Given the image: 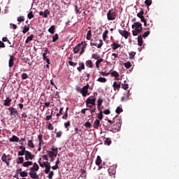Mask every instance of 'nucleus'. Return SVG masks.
Wrapping results in <instances>:
<instances>
[{
	"label": "nucleus",
	"instance_id": "nucleus-1",
	"mask_svg": "<svg viewBox=\"0 0 179 179\" xmlns=\"http://www.w3.org/2000/svg\"><path fill=\"white\" fill-rule=\"evenodd\" d=\"M87 45V43H86V42H81L80 43H78L73 48L74 54H78V52H80V55H82L85 52Z\"/></svg>",
	"mask_w": 179,
	"mask_h": 179
},
{
	"label": "nucleus",
	"instance_id": "nucleus-2",
	"mask_svg": "<svg viewBox=\"0 0 179 179\" xmlns=\"http://www.w3.org/2000/svg\"><path fill=\"white\" fill-rule=\"evenodd\" d=\"M131 28L134 29L132 31L133 36H138V34H141L142 30H143V27H142V24L139 22H134L131 25Z\"/></svg>",
	"mask_w": 179,
	"mask_h": 179
},
{
	"label": "nucleus",
	"instance_id": "nucleus-3",
	"mask_svg": "<svg viewBox=\"0 0 179 179\" xmlns=\"http://www.w3.org/2000/svg\"><path fill=\"white\" fill-rule=\"evenodd\" d=\"M85 104L90 109L93 108L96 106V97L94 96L88 97L85 101Z\"/></svg>",
	"mask_w": 179,
	"mask_h": 179
},
{
	"label": "nucleus",
	"instance_id": "nucleus-4",
	"mask_svg": "<svg viewBox=\"0 0 179 179\" xmlns=\"http://www.w3.org/2000/svg\"><path fill=\"white\" fill-rule=\"evenodd\" d=\"M106 16L109 21L115 20V19H117V12L113 8H111L108 10Z\"/></svg>",
	"mask_w": 179,
	"mask_h": 179
},
{
	"label": "nucleus",
	"instance_id": "nucleus-5",
	"mask_svg": "<svg viewBox=\"0 0 179 179\" xmlns=\"http://www.w3.org/2000/svg\"><path fill=\"white\" fill-rule=\"evenodd\" d=\"M1 160L4 163H6V164L8 167H9V166L10 164V160H12V155H6V154L3 153L1 157Z\"/></svg>",
	"mask_w": 179,
	"mask_h": 179
},
{
	"label": "nucleus",
	"instance_id": "nucleus-6",
	"mask_svg": "<svg viewBox=\"0 0 179 179\" xmlns=\"http://www.w3.org/2000/svg\"><path fill=\"white\" fill-rule=\"evenodd\" d=\"M80 93L83 97H86V96L90 95V93H89V83H87L82 88Z\"/></svg>",
	"mask_w": 179,
	"mask_h": 179
},
{
	"label": "nucleus",
	"instance_id": "nucleus-7",
	"mask_svg": "<svg viewBox=\"0 0 179 179\" xmlns=\"http://www.w3.org/2000/svg\"><path fill=\"white\" fill-rule=\"evenodd\" d=\"M8 111L10 112V115H11L12 118H16V115L19 114L17 110L13 107L8 108Z\"/></svg>",
	"mask_w": 179,
	"mask_h": 179
},
{
	"label": "nucleus",
	"instance_id": "nucleus-8",
	"mask_svg": "<svg viewBox=\"0 0 179 179\" xmlns=\"http://www.w3.org/2000/svg\"><path fill=\"white\" fill-rule=\"evenodd\" d=\"M35 156L31 153V152L27 150L25 152V160L29 161V160H33L34 159Z\"/></svg>",
	"mask_w": 179,
	"mask_h": 179
},
{
	"label": "nucleus",
	"instance_id": "nucleus-9",
	"mask_svg": "<svg viewBox=\"0 0 179 179\" xmlns=\"http://www.w3.org/2000/svg\"><path fill=\"white\" fill-rule=\"evenodd\" d=\"M113 87L115 92H120L121 89V82L117 83V81L113 82Z\"/></svg>",
	"mask_w": 179,
	"mask_h": 179
},
{
	"label": "nucleus",
	"instance_id": "nucleus-10",
	"mask_svg": "<svg viewBox=\"0 0 179 179\" xmlns=\"http://www.w3.org/2000/svg\"><path fill=\"white\" fill-rule=\"evenodd\" d=\"M119 34H121V36L122 37H124V38H128V37H129V32H128V31L126 30H122V29H118Z\"/></svg>",
	"mask_w": 179,
	"mask_h": 179
},
{
	"label": "nucleus",
	"instance_id": "nucleus-11",
	"mask_svg": "<svg viewBox=\"0 0 179 179\" xmlns=\"http://www.w3.org/2000/svg\"><path fill=\"white\" fill-rule=\"evenodd\" d=\"M44 167H45V173L48 174L50 173V170H51V164L48 162H43Z\"/></svg>",
	"mask_w": 179,
	"mask_h": 179
},
{
	"label": "nucleus",
	"instance_id": "nucleus-12",
	"mask_svg": "<svg viewBox=\"0 0 179 179\" xmlns=\"http://www.w3.org/2000/svg\"><path fill=\"white\" fill-rule=\"evenodd\" d=\"M50 10L48 9L45 10L44 12L43 11H40L39 12V15L40 16H43V17H45V19H47V17H48V15H50Z\"/></svg>",
	"mask_w": 179,
	"mask_h": 179
},
{
	"label": "nucleus",
	"instance_id": "nucleus-13",
	"mask_svg": "<svg viewBox=\"0 0 179 179\" xmlns=\"http://www.w3.org/2000/svg\"><path fill=\"white\" fill-rule=\"evenodd\" d=\"M116 167L115 166H111L109 167L108 171L109 173V175L111 176H114L116 173V170H115Z\"/></svg>",
	"mask_w": 179,
	"mask_h": 179
},
{
	"label": "nucleus",
	"instance_id": "nucleus-14",
	"mask_svg": "<svg viewBox=\"0 0 179 179\" xmlns=\"http://www.w3.org/2000/svg\"><path fill=\"white\" fill-rule=\"evenodd\" d=\"M9 142L19 143V142H22V140H20V138H19V137H17V136L13 135V136L9 138Z\"/></svg>",
	"mask_w": 179,
	"mask_h": 179
},
{
	"label": "nucleus",
	"instance_id": "nucleus-15",
	"mask_svg": "<svg viewBox=\"0 0 179 179\" xmlns=\"http://www.w3.org/2000/svg\"><path fill=\"white\" fill-rule=\"evenodd\" d=\"M14 61H15V57L13 55H10L9 61H8V66H9V68H12V66H13V65L15 64Z\"/></svg>",
	"mask_w": 179,
	"mask_h": 179
},
{
	"label": "nucleus",
	"instance_id": "nucleus-16",
	"mask_svg": "<svg viewBox=\"0 0 179 179\" xmlns=\"http://www.w3.org/2000/svg\"><path fill=\"white\" fill-rule=\"evenodd\" d=\"M85 65L87 68H90V69H93V66H94V65L93 64V62H92V60L90 59L85 62Z\"/></svg>",
	"mask_w": 179,
	"mask_h": 179
},
{
	"label": "nucleus",
	"instance_id": "nucleus-17",
	"mask_svg": "<svg viewBox=\"0 0 179 179\" xmlns=\"http://www.w3.org/2000/svg\"><path fill=\"white\" fill-rule=\"evenodd\" d=\"M10 103H12V99L7 97L6 100H4L3 106L6 107L10 106Z\"/></svg>",
	"mask_w": 179,
	"mask_h": 179
},
{
	"label": "nucleus",
	"instance_id": "nucleus-18",
	"mask_svg": "<svg viewBox=\"0 0 179 179\" xmlns=\"http://www.w3.org/2000/svg\"><path fill=\"white\" fill-rule=\"evenodd\" d=\"M79 66L77 68V70L78 71V72H82V71H83V69H85V63H83V62H80L78 63Z\"/></svg>",
	"mask_w": 179,
	"mask_h": 179
},
{
	"label": "nucleus",
	"instance_id": "nucleus-19",
	"mask_svg": "<svg viewBox=\"0 0 179 179\" xmlns=\"http://www.w3.org/2000/svg\"><path fill=\"white\" fill-rule=\"evenodd\" d=\"M29 176L31 177V178L33 179H38V176L37 175V173H36V171H31L29 173Z\"/></svg>",
	"mask_w": 179,
	"mask_h": 179
},
{
	"label": "nucleus",
	"instance_id": "nucleus-20",
	"mask_svg": "<svg viewBox=\"0 0 179 179\" xmlns=\"http://www.w3.org/2000/svg\"><path fill=\"white\" fill-rule=\"evenodd\" d=\"M110 47H111L112 50H113V51H115V50H118V48H120V47H121V45L118 44L117 43H113L110 45Z\"/></svg>",
	"mask_w": 179,
	"mask_h": 179
},
{
	"label": "nucleus",
	"instance_id": "nucleus-21",
	"mask_svg": "<svg viewBox=\"0 0 179 179\" xmlns=\"http://www.w3.org/2000/svg\"><path fill=\"white\" fill-rule=\"evenodd\" d=\"M93 127L95 129H99V128H100V127H101V124H100V120H96Z\"/></svg>",
	"mask_w": 179,
	"mask_h": 179
},
{
	"label": "nucleus",
	"instance_id": "nucleus-22",
	"mask_svg": "<svg viewBox=\"0 0 179 179\" xmlns=\"http://www.w3.org/2000/svg\"><path fill=\"white\" fill-rule=\"evenodd\" d=\"M40 167L38 166V164L37 163H34L33 167L30 169V171H38V169Z\"/></svg>",
	"mask_w": 179,
	"mask_h": 179
},
{
	"label": "nucleus",
	"instance_id": "nucleus-23",
	"mask_svg": "<svg viewBox=\"0 0 179 179\" xmlns=\"http://www.w3.org/2000/svg\"><path fill=\"white\" fill-rule=\"evenodd\" d=\"M143 37L142 36V35H139L138 37V45L140 47H142V45H143Z\"/></svg>",
	"mask_w": 179,
	"mask_h": 179
},
{
	"label": "nucleus",
	"instance_id": "nucleus-24",
	"mask_svg": "<svg viewBox=\"0 0 179 179\" xmlns=\"http://www.w3.org/2000/svg\"><path fill=\"white\" fill-rule=\"evenodd\" d=\"M64 127L66 131H69V127H71V121L69 120L64 123Z\"/></svg>",
	"mask_w": 179,
	"mask_h": 179
},
{
	"label": "nucleus",
	"instance_id": "nucleus-25",
	"mask_svg": "<svg viewBox=\"0 0 179 179\" xmlns=\"http://www.w3.org/2000/svg\"><path fill=\"white\" fill-rule=\"evenodd\" d=\"M23 167H29V166H33V162L31 161H27L22 163Z\"/></svg>",
	"mask_w": 179,
	"mask_h": 179
},
{
	"label": "nucleus",
	"instance_id": "nucleus-26",
	"mask_svg": "<svg viewBox=\"0 0 179 179\" xmlns=\"http://www.w3.org/2000/svg\"><path fill=\"white\" fill-rule=\"evenodd\" d=\"M30 30V24L25 25L24 26L23 30H22V33L23 34H26V33H27V31H29Z\"/></svg>",
	"mask_w": 179,
	"mask_h": 179
},
{
	"label": "nucleus",
	"instance_id": "nucleus-27",
	"mask_svg": "<svg viewBox=\"0 0 179 179\" xmlns=\"http://www.w3.org/2000/svg\"><path fill=\"white\" fill-rule=\"evenodd\" d=\"M95 164L96 166H100V164H101V157L99 155L96 157V159L95 161Z\"/></svg>",
	"mask_w": 179,
	"mask_h": 179
},
{
	"label": "nucleus",
	"instance_id": "nucleus-28",
	"mask_svg": "<svg viewBox=\"0 0 179 179\" xmlns=\"http://www.w3.org/2000/svg\"><path fill=\"white\" fill-rule=\"evenodd\" d=\"M23 162H24V158H23V157H19L17 159V164H23Z\"/></svg>",
	"mask_w": 179,
	"mask_h": 179
},
{
	"label": "nucleus",
	"instance_id": "nucleus-29",
	"mask_svg": "<svg viewBox=\"0 0 179 179\" xmlns=\"http://www.w3.org/2000/svg\"><path fill=\"white\" fill-rule=\"evenodd\" d=\"M48 31H49V33H50L51 34H54V33H55V25H52L48 29Z\"/></svg>",
	"mask_w": 179,
	"mask_h": 179
},
{
	"label": "nucleus",
	"instance_id": "nucleus-30",
	"mask_svg": "<svg viewBox=\"0 0 179 179\" xmlns=\"http://www.w3.org/2000/svg\"><path fill=\"white\" fill-rule=\"evenodd\" d=\"M34 38V35L31 34V36H28L25 41L26 44H29L30 41H31Z\"/></svg>",
	"mask_w": 179,
	"mask_h": 179
},
{
	"label": "nucleus",
	"instance_id": "nucleus-31",
	"mask_svg": "<svg viewBox=\"0 0 179 179\" xmlns=\"http://www.w3.org/2000/svg\"><path fill=\"white\" fill-rule=\"evenodd\" d=\"M27 146H29V148H34V143H33V137H31V140L28 141Z\"/></svg>",
	"mask_w": 179,
	"mask_h": 179
},
{
	"label": "nucleus",
	"instance_id": "nucleus-32",
	"mask_svg": "<svg viewBox=\"0 0 179 179\" xmlns=\"http://www.w3.org/2000/svg\"><path fill=\"white\" fill-rule=\"evenodd\" d=\"M48 155L49 157H57V152H54L53 151H48Z\"/></svg>",
	"mask_w": 179,
	"mask_h": 179
},
{
	"label": "nucleus",
	"instance_id": "nucleus-33",
	"mask_svg": "<svg viewBox=\"0 0 179 179\" xmlns=\"http://www.w3.org/2000/svg\"><path fill=\"white\" fill-rule=\"evenodd\" d=\"M99 83H106L107 82V79L106 78L100 77L96 80Z\"/></svg>",
	"mask_w": 179,
	"mask_h": 179
},
{
	"label": "nucleus",
	"instance_id": "nucleus-34",
	"mask_svg": "<svg viewBox=\"0 0 179 179\" xmlns=\"http://www.w3.org/2000/svg\"><path fill=\"white\" fill-rule=\"evenodd\" d=\"M74 8L76 15H80L82 13V11H80V8H79V7H78L76 5L74 6Z\"/></svg>",
	"mask_w": 179,
	"mask_h": 179
},
{
	"label": "nucleus",
	"instance_id": "nucleus-35",
	"mask_svg": "<svg viewBox=\"0 0 179 179\" xmlns=\"http://www.w3.org/2000/svg\"><path fill=\"white\" fill-rule=\"evenodd\" d=\"M27 17L29 19V20H31L33 17H34V14L33 13V11H29V13L27 14Z\"/></svg>",
	"mask_w": 179,
	"mask_h": 179
},
{
	"label": "nucleus",
	"instance_id": "nucleus-36",
	"mask_svg": "<svg viewBox=\"0 0 179 179\" xmlns=\"http://www.w3.org/2000/svg\"><path fill=\"white\" fill-rule=\"evenodd\" d=\"M86 38H87V40H92V31L91 30L87 31Z\"/></svg>",
	"mask_w": 179,
	"mask_h": 179
},
{
	"label": "nucleus",
	"instance_id": "nucleus-37",
	"mask_svg": "<svg viewBox=\"0 0 179 179\" xmlns=\"http://www.w3.org/2000/svg\"><path fill=\"white\" fill-rule=\"evenodd\" d=\"M107 34H108V30H106L102 35V38L103 41H106V39L107 38Z\"/></svg>",
	"mask_w": 179,
	"mask_h": 179
},
{
	"label": "nucleus",
	"instance_id": "nucleus-38",
	"mask_svg": "<svg viewBox=\"0 0 179 179\" xmlns=\"http://www.w3.org/2000/svg\"><path fill=\"white\" fill-rule=\"evenodd\" d=\"M105 145H107L108 146H110V145H111V138H106L105 140Z\"/></svg>",
	"mask_w": 179,
	"mask_h": 179
},
{
	"label": "nucleus",
	"instance_id": "nucleus-39",
	"mask_svg": "<svg viewBox=\"0 0 179 179\" xmlns=\"http://www.w3.org/2000/svg\"><path fill=\"white\" fill-rule=\"evenodd\" d=\"M110 75L112 76H113L114 78H118L120 76V74L118 73V72L113 71L110 73Z\"/></svg>",
	"mask_w": 179,
	"mask_h": 179
},
{
	"label": "nucleus",
	"instance_id": "nucleus-40",
	"mask_svg": "<svg viewBox=\"0 0 179 179\" xmlns=\"http://www.w3.org/2000/svg\"><path fill=\"white\" fill-rule=\"evenodd\" d=\"M17 22H19V23H22V22H24V16L21 15L20 17H17Z\"/></svg>",
	"mask_w": 179,
	"mask_h": 179
},
{
	"label": "nucleus",
	"instance_id": "nucleus-41",
	"mask_svg": "<svg viewBox=\"0 0 179 179\" xmlns=\"http://www.w3.org/2000/svg\"><path fill=\"white\" fill-rule=\"evenodd\" d=\"M124 66H125L127 69H129V68L132 66V64H131L130 62H127L126 63L124 64Z\"/></svg>",
	"mask_w": 179,
	"mask_h": 179
},
{
	"label": "nucleus",
	"instance_id": "nucleus-42",
	"mask_svg": "<svg viewBox=\"0 0 179 179\" xmlns=\"http://www.w3.org/2000/svg\"><path fill=\"white\" fill-rule=\"evenodd\" d=\"M38 141H39L38 145H41L42 143H44V141H43V136H42V134H39L38 136Z\"/></svg>",
	"mask_w": 179,
	"mask_h": 179
},
{
	"label": "nucleus",
	"instance_id": "nucleus-43",
	"mask_svg": "<svg viewBox=\"0 0 179 179\" xmlns=\"http://www.w3.org/2000/svg\"><path fill=\"white\" fill-rule=\"evenodd\" d=\"M92 58L93 59H96L97 60V59H100V55H97L96 53H94L92 55Z\"/></svg>",
	"mask_w": 179,
	"mask_h": 179
},
{
	"label": "nucleus",
	"instance_id": "nucleus-44",
	"mask_svg": "<svg viewBox=\"0 0 179 179\" xmlns=\"http://www.w3.org/2000/svg\"><path fill=\"white\" fill-rule=\"evenodd\" d=\"M129 55V59H134V57H135V55H136V52H130Z\"/></svg>",
	"mask_w": 179,
	"mask_h": 179
},
{
	"label": "nucleus",
	"instance_id": "nucleus-45",
	"mask_svg": "<svg viewBox=\"0 0 179 179\" xmlns=\"http://www.w3.org/2000/svg\"><path fill=\"white\" fill-rule=\"evenodd\" d=\"M122 111H124V110H122V108H121V107H120V106H118V107L116 108V110H115V113H116L117 114H121V113H122Z\"/></svg>",
	"mask_w": 179,
	"mask_h": 179
},
{
	"label": "nucleus",
	"instance_id": "nucleus-46",
	"mask_svg": "<svg viewBox=\"0 0 179 179\" xmlns=\"http://www.w3.org/2000/svg\"><path fill=\"white\" fill-rule=\"evenodd\" d=\"M122 89H124V90H128L129 88V85L128 84H121Z\"/></svg>",
	"mask_w": 179,
	"mask_h": 179
},
{
	"label": "nucleus",
	"instance_id": "nucleus-47",
	"mask_svg": "<svg viewBox=\"0 0 179 179\" xmlns=\"http://www.w3.org/2000/svg\"><path fill=\"white\" fill-rule=\"evenodd\" d=\"M103 104V99L101 96H99L97 99V106H101Z\"/></svg>",
	"mask_w": 179,
	"mask_h": 179
},
{
	"label": "nucleus",
	"instance_id": "nucleus-48",
	"mask_svg": "<svg viewBox=\"0 0 179 179\" xmlns=\"http://www.w3.org/2000/svg\"><path fill=\"white\" fill-rule=\"evenodd\" d=\"M147 26L148 30H149V28L153 27V22H152V20L147 22Z\"/></svg>",
	"mask_w": 179,
	"mask_h": 179
},
{
	"label": "nucleus",
	"instance_id": "nucleus-49",
	"mask_svg": "<svg viewBox=\"0 0 179 179\" xmlns=\"http://www.w3.org/2000/svg\"><path fill=\"white\" fill-rule=\"evenodd\" d=\"M58 38H59V37L58 36V34H55L52 36V43H55V41H57V40H58Z\"/></svg>",
	"mask_w": 179,
	"mask_h": 179
},
{
	"label": "nucleus",
	"instance_id": "nucleus-50",
	"mask_svg": "<svg viewBox=\"0 0 179 179\" xmlns=\"http://www.w3.org/2000/svg\"><path fill=\"white\" fill-rule=\"evenodd\" d=\"M64 111V108H60L59 111L58 113H57V117L58 118V117H61V115H62V114H64L62 112Z\"/></svg>",
	"mask_w": 179,
	"mask_h": 179
},
{
	"label": "nucleus",
	"instance_id": "nucleus-51",
	"mask_svg": "<svg viewBox=\"0 0 179 179\" xmlns=\"http://www.w3.org/2000/svg\"><path fill=\"white\" fill-rule=\"evenodd\" d=\"M149 34H150V31H145L143 35H141V37L146 38Z\"/></svg>",
	"mask_w": 179,
	"mask_h": 179
},
{
	"label": "nucleus",
	"instance_id": "nucleus-52",
	"mask_svg": "<svg viewBox=\"0 0 179 179\" xmlns=\"http://www.w3.org/2000/svg\"><path fill=\"white\" fill-rule=\"evenodd\" d=\"M21 78L23 80L27 79V78H29V76L27 75V73H23L22 75H21Z\"/></svg>",
	"mask_w": 179,
	"mask_h": 179
},
{
	"label": "nucleus",
	"instance_id": "nucleus-53",
	"mask_svg": "<svg viewBox=\"0 0 179 179\" xmlns=\"http://www.w3.org/2000/svg\"><path fill=\"white\" fill-rule=\"evenodd\" d=\"M104 118V116L103 115V112H99L98 114V120H100L101 121Z\"/></svg>",
	"mask_w": 179,
	"mask_h": 179
},
{
	"label": "nucleus",
	"instance_id": "nucleus-54",
	"mask_svg": "<svg viewBox=\"0 0 179 179\" xmlns=\"http://www.w3.org/2000/svg\"><path fill=\"white\" fill-rule=\"evenodd\" d=\"M143 13H145V11H143V10H141L137 14L138 17H139V18L143 17Z\"/></svg>",
	"mask_w": 179,
	"mask_h": 179
},
{
	"label": "nucleus",
	"instance_id": "nucleus-55",
	"mask_svg": "<svg viewBox=\"0 0 179 179\" xmlns=\"http://www.w3.org/2000/svg\"><path fill=\"white\" fill-rule=\"evenodd\" d=\"M54 176V171H51L48 173V178L52 179V177Z\"/></svg>",
	"mask_w": 179,
	"mask_h": 179
},
{
	"label": "nucleus",
	"instance_id": "nucleus-56",
	"mask_svg": "<svg viewBox=\"0 0 179 179\" xmlns=\"http://www.w3.org/2000/svg\"><path fill=\"white\" fill-rule=\"evenodd\" d=\"M69 64L71 66H73V68H75V66H76V65H78V63L73 62H72V61H69Z\"/></svg>",
	"mask_w": 179,
	"mask_h": 179
},
{
	"label": "nucleus",
	"instance_id": "nucleus-57",
	"mask_svg": "<svg viewBox=\"0 0 179 179\" xmlns=\"http://www.w3.org/2000/svg\"><path fill=\"white\" fill-rule=\"evenodd\" d=\"M112 57H112V59L113 61H117L116 58H118V54L117 53H113Z\"/></svg>",
	"mask_w": 179,
	"mask_h": 179
},
{
	"label": "nucleus",
	"instance_id": "nucleus-58",
	"mask_svg": "<svg viewBox=\"0 0 179 179\" xmlns=\"http://www.w3.org/2000/svg\"><path fill=\"white\" fill-rule=\"evenodd\" d=\"M20 176L21 177H27L28 173H27V172H26V171H24L20 173Z\"/></svg>",
	"mask_w": 179,
	"mask_h": 179
},
{
	"label": "nucleus",
	"instance_id": "nucleus-59",
	"mask_svg": "<svg viewBox=\"0 0 179 179\" xmlns=\"http://www.w3.org/2000/svg\"><path fill=\"white\" fill-rule=\"evenodd\" d=\"M144 3H145L147 6H150V5H152V0H145Z\"/></svg>",
	"mask_w": 179,
	"mask_h": 179
},
{
	"label": "nucleus",
	"instance_id": "nucleus-60",
	"mask_svg": "<svg viewBox=\"0 0 179 179\" xmlns=\"http://www.w3.org/2000/svg\"><path fill=\"white\" fill-rule=\"evenodd\" d=\"M103 62H104V59L103 58H99V59H96V62H95V64L100 65V64Z\"/></svg>",
	"mask_w": 179,
	"mask_h": 179
},
{
	"label": "nucleus",
	"instance_id": "nucleus-61",
	"mask_svg": "<svg viewBox=\"0 0 179 179\" xmlns=\"http://www.w3.org/2000/svg\"><path fill=\"white\" fill-rule=\"evenodd\" d=\"M85 128H92V124L90 122H87L85 124Z\"/></svg>",
	"mask_w": 179,
	"mask_h": 179
},
{
	"label": "nucleus",
	"instance_id": "nucleus-62",
	"mask_svg": "<svg viewBox=\"0 0 179 179\" xmlns=\"http://www.w3.org/2000/svg\"><path fill=\"white\" fill-rule=\"evenodd\" d=\"M26 152L27 151H24V150L19 151L18 152V156H24V155H26Z\"/></svg>",
	"mask_w": 179,
	"mask_h": 179
},
{
	"label": "nucleus",
	"instance_id": "nucleus-63",
	"mask_svg": "<svg viewBox=\"0 0 179 179\" xmlns=\"http://www.w3.org/2000/svg\"><path fill=\"white\" fill-rule=\"evenodd\" d=\"M62 136V131H59L56 132V138H61Z\"/></svg>",
	"mask_w": 179,
	"mask_h": 179
},
{
	"label": "nucleus",
	"instance_id": "nucleus-64",
	"mask_svg": "<svg viewBox=\"0 0 179 179\" xmlns=\"http://www.w3.org/2000/svg\"><path fill=\"white\" fill-rule=\"evenodd\" d=\"M62 120H68V112H65L62 116Z\"/></svg>",
	"mask_w": 179,
	"mask_h": 179
}]
</instances>
